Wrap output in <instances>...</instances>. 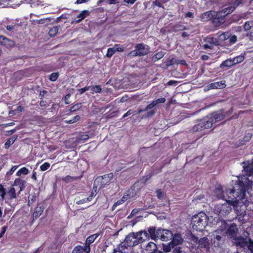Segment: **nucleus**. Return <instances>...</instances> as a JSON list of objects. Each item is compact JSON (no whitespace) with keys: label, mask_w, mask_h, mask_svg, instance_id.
<instances>
[{"label":"nucleus","mask_w":253,"mask_h":253,"mask_svg":"<svg viewBox=\"0 0 253 253\" xmlns=\"http://www.w3.org/2000/svg\"><path fill=\"white\" fill-rule=\"evenodd\" d=\"M208 217L204 212L194 215L191 220L193 228L197 231H203L208 224Z\"/></svg>","instance_id":"7ed1b4c3"},{"label":"nucleus","mask_w":253,"mask_h":253,"mask_svg":"<svg viewBox=\"0 0 253 253\" xmlns=\"http://www.w3.org/2000/svg\"><path fill=\"white\" fill-rule=\"evenodd\" d=\"M97 236H98L96 234H93L88 237L86 240L85 245L88 246V247H90V244L95 241Z\"/></svg>","instance_id":"cd10ccee"},{"label":"nucleus","mask_w":253,"mask_h":253,"mask_svg":"<svg viewBox=\"0 0 253 253\" xmlns=\"http://www.w3.org/2000/svg\"><path fill=\"white\" fill-rule=\"evenodd\" d=\"M153 4L158 7H161L162 6L161 3L159 0H156L153 2Z\"/></svg>","instance_id":"774afa93"},{"label":"nucleus","mask_w":253,"mask_h":253,"mask_svg":"<svg viewBox=\"0 0 253 253\" xmlns=\"http://www.w3.org/2000/svg\"><path fill=\"white\" fill-rule=\"evenodd\" d=\"M58 73H53L50 74L49 79L51 81L54 82L57 80V78L58 77Z\"/></svg>","instance_id":"a18cd8bd"},{"label":"nucleus","mask_w":253,"mask_h":253,"mask_svg":"<svg viewBox=\"0 0 253 253\" xmlns=\"http://www.w3.org/2000/svg\"><path fill=\"white\" fill-rule=\"evenodd\" d=\"M153 101L155 104L156 106H157L159 104L164 103L166 101V99L163 97L153 100Z\"/></svg>","instance_id":"09e8293b"},{"label":"nucleus","mask_w":253,"mask_h":253,"mask_svg":"<svg viewBox=\"0 0 253 253\" xmlns=\"http://www.w3.org/2000/svg\"><path fill=\"white\" fill-rule=\"evenodd\" d=\"M16 139V137H13L12 138H9L7 140V141L5 143V148L6 149L8 148L10 145L13 144Z\"/></svg>","instance_id":"72a5a7b5"},{"label":"nucleus","mask_w":253,"mask_h":253,"mask_svg":"<svg viewBox=\"0 0 253 253\" xmlns=\"http://www.w3.org/2000/svg\"><path fill=\"white\" fill-rule=\"evenodd\" d=\"M248 249L251 253H253V241L251 240L249 242Z\"/></svg>","instance_id":"6e6d98bb"},{"label":"nucleus","mask_w":253,"mask_h":253,"mask_svg":"<svg viewBox=\"0 0 253 253\" xmlns=\"http://www.w3.org/2000/svg\"><path fill=\"white\" fill-rule=\"evenodd\" d=\"M178 84V81L170 80L168 82L167 85H169V86H170V85L176 86Z\"/></svg>","instance_id":"5fc2aeb1"},{"label":"nucleus","mask_w":253,"mask_h":253,"mask_svg":"<svg viewBox=\"0 0 253 253\" xmlns=\"http://www.w3.org/2000/svg\"><path fill=\"white\" fill-rule=\"evenodd\" d=\"M246 36L249 38L250 41H253V32L248 31L246 34Z\"/></svg>","instance_id":"603ef678"},{"label":"nucleus","mask_w":253,"mask_h":253,"mask_svg":"<svg viewBox=\"0 0 253 253\" xmlns=\"http://www.w3.org/2000/svg\"><path fill=\"white\" fill-rule=\"evenodd\" d=\"M81 107V103H78L72 106L70 110V112H74L76 110H79Z\"/></svg>","instance_id":"de8ad7c7"},{"label":"nucleus","mask_w":253,"mask_h":253,"mask_svg":"<svg viewBox=\"0 0 253 253\" xmlns=\"http://www.w3.org/2000/svg\"><path fill=\"white\" fill-rule=\"evenodd\" d=\"M58 31V27L57 26L53 27L50 29L48 32V35L50 37H53L56 35Z\"/></svg>","instance_id":"2f4dec72"},{"label":"nucleus","mask_w":253,"mask_h":253,"mask_svg":"<svg viewBox=\"0 0 253 253\" xmlns=\"http://www.w3.org/2000/svg\"><path fill=\"white\" fill-rule=\"evenodd\" d=\"M8 194L9 196V198L10 199L16 198L15 190L14 188H10V189L9 190L8 192Z\"/></svg>","instance_id":"4c0bfd02"},{"label":"nucleus","mask_w":253,"mask_h":253,"mask_svg":"<svg viewBox=\"0 0 253 253\" xmlns=\"http://www.w3.org/2000/svg\"><path fill=\"white\" fill-rule=\"evenodd\" d=\"M245 59V57L243 55H239L238 56L235 58H234L233 59V62L234 63L235 65L239 63L242 62Z\"/></svg>","instance_id":"c9c22d12"},{"label":"nucleus","mask_w":253,"mask_h":253,"mask_svg":"<svg viewBox=\"0 0 253 253\" xmlns=\"http://www.w3.org/2000/svg\"><path fill=\"white\" fill-rule=\"evenodd\" d=\"M172 239V240L171 242L174 246L181 244L183 241L181 235L179 234H176L174 235H173Z\"/></svg>","instance_id":"aec40b11"},{"label":"nucleus","mask_w":253,"mask_h":253,"mask_svg":"<svg viewBox=\"0 0 253 253\" xmlns=\"http://www.w3.org/2000/svg\"><path fill=\"white\" fill-rule=\"evenodd\" d=\"M138 212V209H133L130 214L127 217V218H131V217H132L133 216H134L136 213H137V212Z\"/></svg>","instance_id":"4d7b16f0"},{"label":"nucleus","mask_w":253,"mask_h":253,"mask_svg":"<svg viewBox=\"0 0 253 253\" xmlns=\"http://www.w3.org/2000/svg\"><path fill=\"white\" fill-rule=\"evenodd\" d=\"M124 203V200H120L119 201H118L117 202H115L113 206H112V211H114L116 209V207L120 205H121L123 203Z\"/></svg>","instance_id":"49530a36"},{"label":"nucleus","mask_w":253,"mask_h":253,"mask_svg":"<svg viewBox=\"0 0 253 253\" xmlns=\"http://www.w3.org/2000/svg\"><path fill=\"white\" fill-rule=\"evenodd\" d=\"M149 233H148L145 231L134 232V235L136 237L137 245L144 242L145 239L149 237Z\"/></svg>","instance_id":"ddd939ff"},{"label":"nucleus","mask_w":253,"mask_h":253,"mask_svg":"<svg viewBox=\"0 0 253 253\" xmlns=\"http://www.w3.org/2000/svg\"><path fill=\"white\" fill-rule=\"evenodd\" d=\"M238 232V229L237 225L235 223H232L228 227L227 234L230 237V238L234 240L237 237V235Z\"/></svg>","instance_id":"dca6fc26"},{"label":"nucleus","mask_w":253,"mask_h":253,"mask_svg":"<svg viewBox=\"0 0 253 253\" xmlns=\"http://www.w3.org/2000/svg\"><path fill=\"white\" fill-rule=\"evenodd\" d=\"M243 169L247 176H251L253 174V163L249 161L242 162Z\"/></svg>","instance_id":"2eb2a0df"},{"label":"nucleus","mask_w":253,"mask_h":253,"mask_svg":"<svg viewBox=\"0 0 253 253\" xmlns=\"http://www.w3.org/2000/svg\"><path fill=\"white\" fill-rule=\"evenodd\" d=\"M50 166V165L49 163H48L47 162H45L43 164H42L41 166V167H40L41 170L42 171L46 170L49 168Z\"/></svg>","instance_id":"c03bdc74"},{"label":"nucleus","mask_w":253,"mask_h":253,"mask_svg":"<svg viewBox=\"0 0 253 253\" xmlns=\"http://www.w3.org/2000/svg\"><path fill=\"white\" fill-rule=\"evenodd\" d=\"M226 86L225 81L215 82L210 84L212 88H222Z\"/></svg>","instance_id":"b1692460"},{"label":"nucleus","mask_w":253,"mask_h":253,"mask_svg":"<svg viewBox=\"0 0 253 253\" xmlns=\"http://www.w3.org/2000/svg\"><path fill=\"white\" fill-rule=\"evenodd\" d=\"M156 113V110H151L147 113V117H151L154 115V114Z\"/></svg>","instance_id":"e2e57ef3"},{"label":"nucleus","mask_w":253,"mask_h":253,"mask_svg":"<svg viewBox=\"0 0 253 253\" xmlns=\"http://www.w3.org/2000/svg\"><path fill=\"white\" fill-rule=\"evenodd\" d=\"M102 88L100 85H94V86H91V93L92 94L95 93H99L101 91Z\"/></svg>","instance_id":"473e14b6"},{"label":"nucleus","mask_w":253,"mask_h":253,"mask_svg":"<svg viewBox=\"0 0 253 253\" xmlns=\"http://www.w3.org/2000/svg\"><path fill=\"white\" fill-rule=\"evenodd\" d=\"M235 65L233 62L232 59H228L224 61H223L220 65V68L221 69L224 68L225 67H231L232 66Z\"/></svg>","instance_id":"5701e85b"},{"label":"nucleus","mask_w":253,"mask_h":253,"mask_svg":"<svg viewBox=\"0 0 253 253\" xmlns=\"http://www.w3.org/2000/svg\"><path fill=\"white\" fill-rule=\"evenodd\" d=\"M211 127V124L208 122L206 118H205L200 122L193 127V130L195 132L200 131L203 129Z\"/></svg>","instance_id":"9b49d317"},{"label":"nucleus","mask_w":253,"mask_h":253,"mask_svg":"<svg viewBox=\"0 0 253 253\" xmlns=\"http://www.w3.org/2000/svg\"><path fill=\"white\" fill-rule=\"evenodd\" d=\"M89 14V12L88 10H84L82 11L78 16V17L80 18V19L77 21V23L80 22L83 19L85 18Z\"/></svg>","instance_id":"393cba45"},{"label":"nucleus","mask_w":253,"mask_h":253,"mask_svg":"<svg viewBox=\"0 0 253 253\" xmlns=\"http://www.w3.org/2000/svg\"><path fill=\"white\" fill-rule=\"evenodd\" d=\"M235 9V7L233 6L231 4H230L227 7L223 8L221 11L223 14L227 15L228 14L232 13Z\"/></svg>","instance_id":"a878e982"},{"label":"nucleus","mask_w":253,"mask_h":253,"mask_svg":"<svg viewBox=\"0 0 253 253\" xmlns=\"http://www.w3.org/2000/svg\"><path fill=\"white\" fill-rule=\"evenodd\" d=\"M244 0H236L232 4H231L233 6L235 7V9L240 5V4L243 3V1Z\"/></svg>","instance_id":"8fccbe9b"},{"label":"nucleus","mask_w":253,"mask_h":253,"mask_svg":"<svg viewBox=\"0 0 253 253\" xmlns=\"http://www.w3.org/2000/svg\"><path fill=\"white\" fill-rule=\"evenodd\" d=\"M29 170L25 167H23L20 169L16 173V175L20 176L21 174L27 175L29 173Z\"/></svg>","instance_id":"c756f323"},{"label":"nucleus","mask_w":253,"mask_h":253,"mask_svg":"<svg viewBox=\"0 0 253 253\" xmlns=\"http://www.w3.org/2000/svg\"><path fill=\"white\" fill-rule=\"evenodd\" d=\"M157 196L158 199H162L164 198V193L162 192L160 189L156 190Z\"/></svg>","instance_id":"3c124183"},{"label":"nucleus","mask_w":253,"mask_h":253,"mask_svg":"<svg viewBox=\"0 0 253 253\" xmlns=\"http://www.w3.org/2000/svg\"><path fill=\"white\" fill-rule=\"evenodd\" d=\"M26 181L19 178H16L14 182V186H18L20 188L19 193L23 190L26 187Z\"/></svg>","instance_id":"412c9836"},{"label":"nucleus","mask_w":253,"mask_h":253,"mask_svg":"<svg viewBox=\"0 0 253 253\" xmlns=\"http://www.w3.org/2000/svg\"><path fill=\"white\" fill-rule=\"evenodd\" d=\"M216 16H215L214 19H213V24L218 26L225 22V18L227 15L223 14L222 11L216 12Z\"/></svg>","instance_id":"4468645a"},{"label":"nucleus","mask_w":253,"mask_h":253,"mask_svg":"<svg viewBox=\"0 0 253 253\" xmlns=\"http://www.w3.org/2000/svg\"><path fill=\"white\" fill-rule=\"evenodd\" d=\"M151 238L154 240L160 239L163 241H168L172 239L173 234L169 230L159 228L157 230L155 227H151L148 229Z\"/></svg>","instance_id":"f03ea898"},{"label":"nucleus","mask_w":253,"mask_h":253,"mask_svg":"<svg viewBox=\"0 0 253 253\" xmlns=\"http://www.w3.org/2000/svg\"><path fill=\"white\" fill-rule=\"evenodd\" d=\"M225 117V114L223 110L214 112L206 118L208 122L211 124V127L213 124L222 120Z\"/></svg>","instance_id":"0eeeda50"},{"label":"nucleus","mask_w":253,"mask_h":253,"mask_svg":"<svg viewBox=\"0 0 253 253\" xmlns=\"http://www.w3.org/2000/svg\"><path fill=\"white\" fill-rule=\"evenodd\" d=\"M7 38L3 36H0V44L3 45L4 43L6 41Z\"/></svg>","instance_id":"bf43d9fd"},{"label":"nucleus","mask_w":253,"mask_h":253,"mask_svg":"<svg viewBox=\"0 0 253 253\" xmlns=\"http://www.w3.org/2000/svg\"><path fill=\"white\" fill-rule=\"evenodd\" d=\"M176 64L185 65L186 64V62L184 60H176Z\"/></svg>","instance_id":"338daca9"},{"label":"nucleus","mask_w":253,"mask_h":253,"mask_svg":"<svg viewBox=\"0 0 253 253\" xmlns=\"http://www.w3.org/2000/svg\"><path fill=\"white\" fill-rule=\"evenodd\" d=\"M223 241V236L213 234L211 242L214 247H220Z\"/></svg>","instance_id":"f3484780"},{"label":"nucleus","mask_w":253,"mask_h":253,"mask_svg":"<svg viewBox=\"0 0 253 253\" xmlns=\"http://www.w3.org/2000/svg\"><path fill=\"white\" fill-rule=\"evenodd\" d=\"M165 53L163 51L157 53L153 57V59L155 61H157L164 57Z\"/></svg>","instance_id":"58836bf2"},{"label":"nucleus","mask_w":253,"mask_h":253,"mask_svg":"<svg viewBox=\"0 0 253 253\" xmlns=\"http://www.w3.org/2000/svg\"><path fill=\"white\" fill-rule=\"evenodd\" d=\"M44 209V206L42 205L40 206V204L38 205L35 208L34 212L33 214L34 219H37L42 214Z\"/></svg>","instance_id":"6ab92c4d"},{"label":"nucleus","mask_w":253,"mask_h":253,"mask_svg":"<svg viewBox=\"0 0 253 253\" xmlns=\"http://www.w3.org/2000/svg\"><path fill=\"white\" fill-rule=\"evenodd\" d=\"M48 20L49 21H50V18H46L45 19H41L37 21V23L39 24H43L45 23V21Z\"/></svg>","instance_id":"052dcab7"},{"label":"nucleus","mask_w":253,"mask_h":253,"mask_svg":"<svg viewBox=\"0 0 253 253\" xmlns=\"http://www.w3.org/2000/svg\"><path fill=\"white\" fill-rule=\"evenodd\" d=\"M216 11L211 10L203 13L201 14L200 18L203 21L206 22L212 20L213 23V19L216 16Z\"/></svg>","instance_id":"f8f14e48"},{"label":"nucleus","mask_w":253,"mask_h":253,"mask_svg":"<svg viewBox=\"0 0 253 253\" xmlns=\"http://www.w3.org/2000/svg\"><path fill=\"white\" fill-rule=\"evenodd\" d=\"M113 174L110 173L103 176L97 177L94 181L93 188L98 187L99 189L104 187L112 179Z\"/></svg>","instance_id":"423d86ee"},{"label":"nucleus","mask_w":253,"mask_h":253,"mask_svg":"<svg viewBox=\"0 0 253 253\" xmlns=\"http://www.w3.org/2000/svg\"><path fill=\"white\" fill-rule=\"evenodd\" d=\"M135 49L130 51L128 56L130 57L143 56L149 53L150 47L143 43H138L135 45Z\"/></svg>","instance_id":"39448f33"},{"label":"nucleus","mask_w":253,"mask_h":253,"mask_svg":"<svg viewBox=\"0 0 253 253\" xmlns=\"http://www.w3.org/2000/svg\"><path fill=\"white\" fill-rule=\"evenodd\" d=\"M173 30L175 31H182L186 29V27L185 26L177 24L173 26Z\"/></svg>","instance_id":"e433bc0d"},{"label":"nucleus","mask_w":253,"mask_h":253,"mask_svg":"<svg viewBox=\"0 0 253 253\" xmlns=\"http://www.w3.org/2000/svg\"><path fill=\"white\" fill-rule=\"evenodd\" d=\"M117 45L116 44L115 46L113 48H109L107 50V53L106 54V56L108 57H111L115 52L116 51V46H117Z\"/></svg>","instance_id":"f704fd0d"},{"label":"nucleus","mask_w":253,"mask_h":253,"mask_svg":"<svg viewBox=\"0 0 253 253\" xmlns=\"http://www.w3.org/2000/svg\"><path fill=\"white\" fill-rule=\"evenodd\" d=\"M5 194V189L3 188V186L0 184V196H1L2 200L4 199Z\"/></svg>","instance_id":"79ce46f5"},{"label":"nucleus","mask_w":253,"mask_h":253,"mask_svg":"<svg viewBox=\"0 0 253 253\" xmlns=\"http://www.w3.org/2000/svg\"><path fill=\"white\" fill-rule=\"evenodd\" d=\"M237 41V37L235 35H233L229 39V42L231 43H234Z\"/></svg>","instance_id":"13d9d810"},{"label":"nucleus","mask_w":253,"mask_h":253,"mask_svg":"<svg viewBox=\"0 0 253 253\" xmlns=\"http://www.w3.org/2000/svg\"><path fill=\"white\" fill-rule=\"evenodd\" d=\"M104 1L109 4H116L117 3V0H104Z\"/></svg>","instance_id":"69168bd1"},{"label":"nucleus","mask_w":253,"mask_h":253,"mask_svg":"<svg viewBox=\"0 0 253 253\" xmlns=\"http://www.w3.org/2000/svg\"><path fill=\"white\" fill-rule=\"evenodd\" d=\"M3 45L6 46V47H13L14 45V42L13 41L10 40L7 38L6 41L4 43Z\"/></svg>","instance_id":"ea45409f"},{"label":"nucleus","mask_w":253,"mask_h":253,"mask_svg":"<svg viewBox=\"0 0 253 253\" xmlns=\"http://www.w3.org/2000/svg\"><path fill=\"white\" fill-rule=\"evenodd\" d=\"M226 202L223 204H217L215 207L214 211L220 217H225L228 215L232 210L231 206L234 207H237L234 206L232 205V201H230V199H226Z\"/></svg>","instance_id":"20e7f679"},{"label":"nucleus","mask_w":253,"mask_h":253,"mask_svg":"<svg viewBox=\"0 0 253 253\" xmlns=\"http://www.w3.org/2000/svg\"><path fill=\"white\" fill-rule=\"evenodd\" d=\"M90 251V247L85 245L84 246L79 245L74 248L72 253H89Z\"/></svg>","instance_id":"a211bd4d"},{"label":"nucleus","mask_w":253,"mask_h":253,"mask_svg":"<svg viewBox=\"0 0 253 253\" xmlns=\"http://www.w3.org/2000/svg\"><path fill=\"white\" fill-rule=\"evenodd\" d=\"M248 178H246L245 182L239 180L236 181L232 188L225 187L224 189L220 185H219L216 187L214 191V195L219 199H223L225 200L230 199V201L233 202L232 205L234 206L238 205L240 201L244 203L246 201L245 197L248 187Z\"/></svg>","instance_id":"f257e3e1"},{"label":"nucleus","mask_w":253,"mask_h":253,"mask_svg":"<svg viewBox=\"0 0 253 253\" xmlns=\"http://www.w3.org/2000/svg\"><path fill=\"white\" fill-rule=\"evenodd\" d=\"M36 196L35 194H31L28 196V205H29V203H33L36 201Z\"/></svg>","instance_id":"37998d69"},{"label":"nucleus","mask_w":253,"mask_h":253,"mask_svg":"<svg viewBox=\"0 0 253 253\" xmlns=\"http://www.w3.org/2000/svg\"><path fill=\"white\" fill-rule=\"evenodd\" d=\"M3 45L6 46V47H13L14 45V42L13 41L10 40L7 38L6 41L4 43Z\"/></svg>","instance_id":"a19ab883"},{"label":"nucleus","mask_w":253,"mask_h":253,"mask_svg":"<svg viewBox=\"0 0 253 253\" xmlns=\"http://www.w3.org/2000/svg\"><path fill=\"white\" fill-rule=\"evenodd\" d=\"M6 229H7V226H4L2 227L1 228V233H0V238H1L4 234L5 233L6 230Z\"/></svg>","instance_id":"680f3d73"},{"label":"nucleus","mask_w":253,"mask_h":253,"mask_svg":"<svg viewBox=\"0 0 253 253\" xmlns=\"http://www.w3.org/2000/svg\"><path fill=\"white\" fill-rule=\"evenodd\" d=\"M89 138V136L87 134L81 135L80 137V139L83 140H86Z\"/></svg>","instance_id":"0e129e2a"},{"label":"nucleus","mask_w":253,"mask_h":253,"mask_svg":"<svg viewBox=\"0 0 253 253\" xmlns=\"http://www.w3.org/2000/svg\"><path fill=\"white\" fill-rule=\"evenodd\" d=\"M157 250V246L153 242H149L146 246V251L148 253H155Z\"/></svg>","instance_id":"4be33fe9"},{"label":"nucleus","mask_w":253,"mask_h":253,"mask_svg":"<svg viewBox=\"0 0 253 253\" xmlns=\"http://www.w3.org/2000/svg\"><path fill=\"white\" fill-rule=\"evenodd\" d=\"M245 237L239 236L234 239V244L236 246H240L242 248H245L246 247L248 248L249 242L251 241V239L248 237L249 234L247 232H245Z\"/></svg>","instance_id":"6e6552de"},{"label":"nucleus","mask_w":253,"mask_h":253,"mask_svg":"<svg viewBox=\"0 0 253 253\" xmlns=\"http://www.w3.org/2000/svg\"><path fill=\"white\" fill-rule=\"evenodd\" d=\"M174 247V245H173L171 242L167 244H163V249L165 253L169 252L171 248H173Z\"/></svg>","instance_id":"bb28decb"},{"label":"nucleus","mask_w":253,"mask_h":253,"mask_svg":"<svg viewBox=\"0 0 253 253\" xmlns=\"http://www.w3.org/2000/svg\"><path fill=\"white\" fill-rule=\"evenodd\" d=\"M17 167H18V166H15L12 167L11 168V169H10V170L9 171L7 172L6 175H11L14 172V171L16 169Z\"/></svg>","instance_id":"864d4df0"},{"label":"nucleus","mask_w":253,"mask_h":253,"mask_svg":"<svg viewBox=\"0 0 253 253\" xmlns=\"http://www.w3.org/2000/svg\"><path fill=\"white\" fill-rule=\"evenodd\" d=\"M191 240L195 243L198 244V247L200 248L208 249L209 248V241L207 237L201 238L200 239L198 237L192 234L191 236Z\"/></svg>","instance_id":"1a4fd4ad"},{"label":"nucleus","mask_w":253,"mask_h":253,"mask_svg":"<svg viewBox=\"0 0 253 253\" xmlns=\"http://www.w3.org/2000/svg\"><path fill=\"white\" fill-rule=\"evenodd\" d=\"M253 27V21H248L245 22L244 25L245 31H249Z\"/></svg>","instance_id":"7c9ffc66"},{"label":"nucleus","mask_w":253,"mask_h":253,"mask_svg":"<svg viewBox=\"0 0 253 253\" xmlns=\"http://www.w3.org/2000/svg\"><path fill=\"white\" fill-rule=\"evenodd\" d=\"M205 41L210 44L211 45H218V42L216 39L213 37L207 38Z\"/></svg>","instance_id":"c85d7f7f"},{"label":"nucleus","mask_w":253,"mask_h":253,"mask_svg":"<svg viewBox=\"0 0 253 253\" xmlns=\"http://www.w3.org/2000/svg\"><path fill=\"white\" fill-rule=\"evenodd\" d=\"M138 245L136 237L134 235V232L130 233L128 235H127L125 239L124 242V247L126 248H127L129 247H134Z\"/></svg>","instance_id":"9d476101"}]
</instances>
